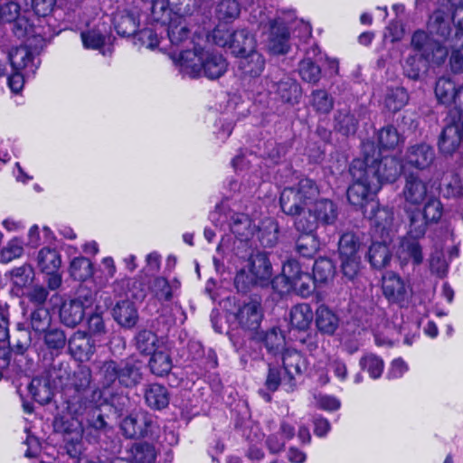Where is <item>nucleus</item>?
I'll return each mask as SVG.
<instances>
[{"mask_svg": "<svg viewBox=\"0 0 463 463\" xmlns=\"http://www.w3.org/2000/svg\"><path fill=\"white\" fill-rule=\"evenodd\" d=\"M364 159H354L349 171L353 183L347 189L348 202L369 212L377 211V194L385 183H394L402 173V160L394 156H383L373 144H363Z\"/></svg>", "mask_w": 463, "mask_h": 463, "instance_id": "1", "label": "nucleus"}, {"mask_svg": "<svg viewBox=\"0 0 463 463\" xmlns=\"http://www.w3.org/2000/svg\"><path fill=\"white\" fill-rule=\"evenodd\" d=\"M101 406L86 410L84 413H56L53 420L55 431L64 435L67 443L73 444L74 454L80 453V439L96 446L104 452L102 457L109 459L121 450V442L115 430L105 420L101 413Z\"/></svg>", "mask_w": 463, "mask_h": 463, "instance_id": "2", "label": "nucleus"}, {"mask_svg": "<svg viewBox=\"0 0 463 463\" xmlns=\"http://www.w3.org/2000/svg\"><path fill=\"white\" fill-rule=\"evenodd\" d=\"M249 5L250 21L257 24L267 35V48L273 55L287 54L291 48L289 27L283 12L276 9L272 0H241Z\"/></svg>", "mask_w": 463, "mask_h": 463, "instance_id": "3", "label": "nucleus"}, {"mask_svg": "<svg viewBox=\"0 0 463 463\" xmlns=\"http://www.w3.org/2000/svg\"><path fill=\"white\" fill-rule=\"evenodd\" d=\"M410 53L402 63L403 73L411 80H419L430 67H440L448 59V50L429 30L418 29L411 34Z\"/></svg>", "mask_w": 463, "mask_h": 463, "instance_id": "4", "label": "nucleus"}, {"mask_svg": "<svg viewBox=\"0 0 463 463\" xmlns=\"http://www.w3.org/2000/svg\"><path fill=\"white\" fill-rule=\"evenodd\" d=\"M274 179L277 184L285 185L280 193V207L287 215H301L319 194L316 182L310 178L299 177L288 165H279Z\"/></svg>", "mask_w": 463, "mask_h": 463, "instance_id": "5", "label": "nucleus"}, {"mask_svg": "<svg viewBox=\"0 0 463 463\" xmlns=\"http://www.w3.org/2000/svg\"><path fill=\"white\" fill-rule=\"evenodd\" d=\"M364 217L371 222L373 237L375 240L368 250V260L373 268L386 267L391 259L390 244L398 232V222H395L393 212L388 207L377 208V211H363Z\"/></svg>", "mask_w": 463, "mask_h": 463, "instance_id": "6", "label": "nucleus"}, {"mask_svg": "<svg viewBox=\"0 0 463 463\" xmlns=\"http://www.w3.org/2000/svg\"><path fill=\"white\" fill-rule=\"evenodd\" d=\"M91 371L87 366H80L74 372L71 388L68 390L63 402L57 406V413H84L86 410L103 406L107 402L103 392L90 386Z\"/></svg>", "mask_w": 463, "mask_h": 463, "instance_id": "7", "label": "nucleus"}, {"mask_svg": "<svg viewBox=\"0 0 463 463\" xmlns=\"http://www.w3.org/2000/svg\"><path fill=\"white\" fill-rule=\"evenodd\" d=\"M179 66L191 78L204 76L215 80L225 73L228 63L222 54L208 47L206 42H194L193 50L181 52Z\"/></svg>", "mask_w": 463, "mask_h": 463, "instance_id": "8", "label": "nucleus"}, {"mask_svg": "<svg viewBox=\"0 0 463 463\" xmlns=\"http://www.w3.org/2000/svg\"><path fill=\"white\" fill-rule=\"evenodd\" d=\"M427 29L435 35V39H439L446 46L448 54L450 51L449 64L451 71L454 73L463 71V36L452 34L453 28L441 10L432 13L429 18Z\"/></svg>", "mask_w": 463, "mask_h": 463, "instance_id": "9", "label": "nucleus"}, {"mask_svg": "<svg viewBox=\"0 0 463 463\" xmlns=\"http://www.w3.org/2000/svg\"><path fill=\"white\" fill-rule=\"evenodd\" d=\"M245 263L234 278V286L239 292L247 293L253 286L263 287L269 283L272 267L266 252L256 251L255 256Z\"/></svg>", "mask_w": 463, "mask_h": 463, "instance_id": "10", "label": "nucleus"}, {"mask_svg": "<svg viewBox=\"0 0 463 463\" xmlns=\"http://www.w3.org/2000/svg\"><path fill=\"white\" fill-rule=\"evenodd\" d=\"M99 376L104 387L118 383L120 386L131 388L139 383L142 379L141 364L132 358L120 362L108 360L100 365Z\"/></svg>", "mask_w": 463, "mask_h": 463, "instance_id": "11", "label": "nucleus"}, {"mask_svg": "<svg viewBox=\"0 0 463 463\" xmlns=\"http://www.w3.org/2000/svg\"><path fill=\"white\" fill-rule=\"evenodd\" d=\"M209 218L216 227L231 232L234 235V239L255 237L256 226L252 223L251 219L248 214L236 212L231 207L229 201H222L216 205Z\"/></svg>", "mask_w": 463, "mask_h": 463, "instance_id": "12", "label": "nucleus"}, {"mask_svg": "<svg viewBox=\"0 0 463 463\" xmlns=\"http://www.w3.org/2000/svg\"><path fill=\"white\" fill-rule=\"evenodd\" d=\"M9 61L13 73L7 79V84L14 94H19L26 80L33 78L40 65L31 50L26 46H20L9 52Z\"/></svg>", "mask_w": 463, "mask_h": 463, "instance_id": "13", "label": "nucleus"}, {"mask_svg": "<svg viewBox=\"0 0 463 463\" xmlns=\"http://www.w3.org/2000/svg\"><path fill=\"white\" fill-rule=\"evenodd\" d=\"M212 36L216 45L228 48L238 59L256 50L255 36L247 28L237 29L233 32L216 28L213 31Z\"/></svg>", "mask_w": 463, "mask_h": 463, "instance_id": "14", "label": "nucleus"}, {"mask_svg": "<svg viewBox=\"0 0 463 463\" xmlns=\"http://www.w3.org/2000/svg\"><path fill=\"white\" fill-rule=\"evenodd\" d=\"M419 214L411 218L407 234L401 240L397 251L399 259L402 262L411 261L420 265L423 260L422 248L419 242L425 234V224Z\"/></svg>", "mask_w": 463, "mask_h": 463, "instance_id": "15", "label": "nucleus"}, {"mask_svg": "<svg viewBox=\"0 0 463 463\" xmlns=\"http://www.w3.org/2000/svg\"><path fill=\"white\" fill-rule=\"evenodd\" d=\"M438 146L442 155L451 156L456 169L463 168V120L443 128Z\"/></svg>", "mask_w": 463, "mask_h": 463, "instance_id": "16", "label": "nucleus"}, {"mask_svg": "<svg viewBox=\"0 0 463 463\" xmlns=\"http://www.w3.org/2000/svg\"><path fill=\"white\" fill-rule=\"evenodd\" d=\"M95 300L91 291L80 290L76 298L61 303L59 311L61 322L69 327L76 326L82 321L87 310L92 307Z\"/></svg>", "mask_w": 463, "mask_h": 463, "instance_id": "17", "label": "nucleus"}, {"mask_svg": "<svg viewBox=\"0 0 463 463\" xmlns=\"http://www.w3.org/2000/svg\"><path fill=\"white\" fill-rule=\"evenodd\" d=\"M149 6L146 10L151 11L153 23L165 25L171 17L181 16L190 13V3L192 0H141Z\"/></svg>", "mask_w": 463, "mask_h": 463, "instance_id": "18", "label": "nucleus"}, {"mask_svg": "<svg viewBox=\"0 0 463 463\" xmlns=\"http://www.w3.org/2000/svg\"><path fill=\"white\" fill-rule=\"evenodd\" d=\"M436 159V152L433 146L421 142L407 147L402 158V172L424 171L429 169Z\"/></svg>", "mask_w": 463, "mask_h": 463, "instance_id": "19", "label": "nucleus"}, {"mask_svg": "<svg viewBox=\"0 0 463 463\" xmlns=\"http://www.w3.org/2000/svg\"><path fill=\"white\" fill-rule=\"evenodd\" d=\"M264 346L266 353L272 357H277L282 354L286 350L285 347V336L281 330L278 327H273L267 331L264 335L255 336L249 341V347L253 349L250 354V356L253 360H258L264 357V354L260 350L257 352L256 348H261Z\"/></svg>", "mask_w": 463, "mask_h": 463, "instance_id": "20", "label": "nucleus"}, {"mask_svg": "<svg viewBox=\"0 0 463 463\" xmlns=\"http://www.w3.org/2000/svg\"><path fill=\"white\" fill-rule=\"evenodd\" d=\"M382 290L389 303L400 307H404L411 297L410 284L393 271H385L383 274Z\"/></svg>", "mask_w": 463, "mask_h": 463, "instance_id": "21", "label": "nucleus"}, {"mask_svg": "<svg viewBox=\"0 0 463 463\" xmlns=\"http://www.w3.org/2000/svg\"><path fill=\"white\" fill-rule=\"evenodd\" d=\"M165 25H167L168 38L172 45L176 47L178 57H180L181 52L194 49V43L190 42L205 43V39L201 35L194 33L193 37L190 36V30L181 16L171 17ZM177 61L179 62V58H177Z\"/></svg>", "mask_w": 463, "mask_h": 463, "instance_id": "22", "label": "nucleus"}, {"mask_svg": "<svg viewBox=\"0 0 463 463\" xmlns=\"http://www.w3.org/2000/svg\"><path fill=\"white\" fill-rule=\"evenodd\" d=\"M307 214L298 219H305L309 222L315 223V229L317 230L319 225L327 226L335 224L338 217L337 205L329 199H319L317 198L312 201L307 206Z\"/></svg>", "mask_w": 463, "mask_h": 463, "instance_id": "23", "label": "nucleus"}, {"mask_svg": "<svg viewBox=\"0 0 463 463\" xmlns=\"http://www.w3.org/2000/svg\"><path fill=\"white\" fill-rule=\"evenodd\" d=\"M294 225L298 232L296 241L297 252L304 258H313L320 246L315 223L305 219H297Z\"/></svg>", "mask_w": 463, "mask_h": 463, "instance_id": "24", "label": "nucleus"}, {"mask_svg": "<svg viewBox=\"0 0 463 463\" xmlns=\"http://www.w3.org/2000/svg\"><path fill=\"white\" fill-rule=\"evenodd\" d=\"M304 57L299 61L298 71L300 78L308 83L316 84L321 78V68L317 62L324 55L316 43L304 49Z\"/></svg>", "mask_w": 463, "mask_h": 463, "instance_id": "25", "label": "nucleus"}, {"mask_svg": "<svg viewBox=\"0 0 463 463\" xmlns=\"http://www.w3.org/2000/svg\"><path fill=\"white\" fill-rule=\"evenodd\" d=\"M267 91L275 93L282 102L291 105L298 104L302 96L300 84L288 75H283L279 80L270 82L266 80Z\"/></svg>", "mask_w": 463, "mask_h": 463, "instance_id": "26", "label": "nucleus"}, {"mask_svg": "<svg viewBox=\"0 0 463 463\" xmlns=\"http://www.w3.org/2000/svg\"><path fill=\"white\" fill-rule=\"evenodd\" d=\"M404 185L402 188V196L407 204L420 205L430 195L427 191V184L424 182L418 172H402Z\"/></svg>", "mask_w": 463, "mask_h": 463, "instance_id": "27", "label": "nucleus"}, {"mask_svg": "<svg viewBox=\"0 0 463 463\" xmlns=\"http://www.w3.org/2000/svg\"><path fill=\"white\" fill-rule=\"evenodd\" d=\"M146 14L140 13L137 7L118 10L113 17L112 23L118 35L134 36L141 26V16Z\"/></svg>", "mask_w": 463, "mask_h": 463, "instance_id": "28", "label": "nucleus"}, {"mask_svg": "<svg viewBox=\"0 0 463 463\" xmlns=\"http://www.w3.org/2000/svg\"><path fill=\"white\" fill-rule=\"evenodd\" d=\"M280 357L287 383L296 384V377L304 374L308 368L307 359L296 349H286Z\"/></svg>", "mask_w": 463, "mask_h": 463, "instance_id": "29", "label": "nucleus"}, {"mask_svg": "<svg viewBox=\"0 0 463 463\" xmlns=\"http://www.w3.org/2000/svg\"><path fill=\"white\" fill-rule=\"evenodd\" d=\"M97 340L78 330L68 340V347L71 356L80 362L89 361L96 350Z\"/></svg>", "mask_w": 463, "mask_h": 463, "instance_id": "30", "label": "nucleus"}, {"mask_svg": "<svg viewBox=\"0 0 463 463\" xmlns=\"http://www.w3.org/2000/svg\"><path fill=\"white\" fill-rule=\"evenodd\" d=\"M235 318L240 326L245 330H257L263 318L260 302L250 300L239 307Z\"/></svg>", "mask_w": 463, "mask_h": 463, "instance_id": "31", "label": "nucleus"}, {"mask_svg": "<svg viewBox=\"0 0 463 463\" xmlns=\"http://www.w3.org/2000/svg\"><path fill=\"white\" fill-rule=\"evenodd\" d=\"M181 283L177 279L171 280L164 277H155L149 282L151 294L160 302L172 301L179 295Z\"/></svg>", "mask_w": 463, "mask_h": 463, "instance_id": "32", "label": "nucleus"}, {"mask_svg": "<svg viewBox=\"0 0 463 463\" xmlns=\"http://www.w3.org/2000/svg\"><path fill=\"white\" fill-rule=\"evenodd\" d=\"M264 56L254 50L238 59L237 69L243 78H259L265 69Z\"/></svg>", "mask_w": 463, "mask_h": 463, "instance_id": "33", "label": "nucleus"}, {"mask_svg": "<svg viewBox=\"0 0 463 463\" xmlns=\"http://www.w3.org/2000/svg\"><path fill=\"white\" fill-rule=\"evenodd\" d=\"M254 238H241L234 239L232 246L226 244L225 238H222L217 247L218 251L229 252L231 251L232 257L237 258L241 263L247 262L249 259L255 256L256 251L253 249Z\"/></svg>", "mask_w": 463, "mask_h": 463, "instance_id": "34", "label": "nucleus"}, {"mask_svg": "<svg viewBox=\"0 0 463 463\" xmlns=\"http://www.w3.org/2000/svg\"><path fill=\"white\" fill-rule=\"evenodd\" d=\"M315 324L319 333L332 336L339 327L340 318L333 309L322 304L316 310Z\"/></svg>", "mask_w": 463, "mask_h": 463, "instance_id": "35", "label": "nucleus"}, {"mask_svg": "<svg viewBox=\"0 0 463 463\" xmlns=\"http://www.w3.org/2000/svg\"><path fill=\"white\" fill-rule=\"evenodd\" d=\"M145 403L154 411H161L166 408L170 402V392L168 389L160 383H148L145 385L144 390Z\"/></svg>", "mask_w": 463, "mask_h": 463, "instance_id": "36", "label": "nucleus"}, {"mask_svg": "<svg viewBox=\"0 0 463 463\" xmlns=\"http://www.w3.org/2000/svg\"><path fill=\"white\" fill-rule=\"evenodd\" d=\"M157 450L152 442L136 441L127 449L126 460L130 463H155Z\"/></svg>", "mask_w": 463, "mask_h": 463, "instance_id": "37", "label": "nucleus"}, {"mask_svg": "<svg viewBox=\"0 0 463 463\" xmlns=\"http://www.w3.org/2000/svg\"><path fill=\"white\" fill-rule=\"evenodd\" d=\"M295 434V426L287 420H282L279 430L268 435L266 439V446L269 453L278 454L283 451L286 442L292 439Z\"/></svg>", "mask_w": 463, "mask_h": 463, "instance_id": "38", "label": "nucleus"}, {"mask_svg": "<svg viewBox=\"0 0 463 463\" xmlns=\"http://www.w3.org/2000/svg\"><path fill=\"white\" fill-rule=\"evenodd\" d=\"M80 38L85 49L99 50L106 54L104 47L110 42L111 35L105 24L81 32Z\"/></svg>", "mask_w": 463, "mask_h": 463, "instance_id": "39", "label": "nucleus"}, {"mask_svg": "<svg viewBox=\"0 0 463 463\" xmlns=\"http://www.w3.org/2000/svg\"><path fill=\"white\" fill-rule=\"evenodd\" d=\"M439 7L435 11L441 10L448 17L449 25L455 27L453 34L463 36V0H439Z\"/></svg>", "mask_w": 463, "mask_h": 463, "instance_id": "40", "label": "nucleus"}, {"mask_svg": "<svg viewBox=\"0 0 463 463\" xmlns=\"http://www.w3.org/2000/svg\"><path fill=\"white\" fill-rule=\"evenodd\" d=\"M11 280V292L15 297L24 295V289L31 285L34 278V271L32 266L24 264L13 269L9 272Z\"/></svg>", "mask_w": 463, "mask_h": 463, "instance_id": "41", "label": "nucleus"}, {"mask_svg": "<svg viewBox=\"0 0 463 463\" xmlns=\"http://www.w3.org/2000/svg\"><path fill=\"white\" fill-rule=\"evenodd\" d=\"M10 335L8 311L0 307V375L10 365Z\"/></svg>", "mask_w": 463, "mask_h": 463, "instance_id": "42", "label": "nucleus"}, {"mask_svg": "<svg viewBox=\"0 0 463 463\" xmlns=\"http://www.w3.org/2000/svg\"><path fill=\"white\" fill-rule=\"evenodd\" d=\"M24 323L31 328L34 337L40 339L42 334L52 327V316L45 307H34Z\"/></svg>", "mask_w": 463, "mask_h": 463, "instance_id": "43", "label": "nucleus"}, {"mask_svg": "<svg viewBox=\"0 0 463 463\" xmlns=\"http://www.w3.org/2000/svg\"><path fill=\"white\" fill-rule=\"evenodd\" d=\"M43 340V347L52 356H58L68 344L65 333L61 328L52 326L44 331L39 340Z\"/></svg>", "mask_w": 463, "mask_h": 463, "instance_id": "44", "label": "nucleus"}, {"mask_svg": "<svg viewBox=\"0 0 463 463\" xmlns=\"http://www.w3.org/2000/svg\"><path fill=\"white\" fill-rule=\"evenodd\" d=\"M112 315L114 319L122 326L131 328L136 326L138 315L133 302L122 300L113 307Z\"/></svg>", "mask_w": 463, "mask_h": 463, "instance_id": "45", "label": "nucleus"}, {"mask_svg": "<svg viewBox=\"0 0 463 463\" xmlns=\"http://www.w3.org/2000/svg\"><path fill=\"white\" fill-rule=\"evenodd\" d=\"M425 201L422 212L418 210L410 214V222L414 215L419 214V218L423 220L426 229L428 223L439 221L443 214V204L438 197L431 194Z\"/></svg>", "mask_w": 463, "mask_h": 463, "instance_id": "46", "label": "nucleus"}, {"mask_svg": "<svg viewBox=\"0 0 463 463\" xmlns=\"http://www.w3.org/2000/svg\"><path fill=\"white\" fill-rule=\"evenodd\" d=\"M318 284L314 280V278L307 272L300 274L292 282L284 285L283 288L278 289L279 294L289 293L290 291H296L298 295L303 298L309 297L315 289V285Z\"/></svg>", "mask_w": 463, "mask_h": 463, "instance_id": "47", "label": "nucleus"}, {"mask_svg": "<svg viewBox=\"0 0 463 463\" xmlns=\"http://www.w3.org/2000/svg\"><path fill=\"white\" fill-rule=\"evenodd\" d=\"M314 314L310 305L307 303H301L295 305L291 307L289 312V322L290 325L298 329L306 330L309 327Z\"/></svg>", "mask_w": 463, "mask_h": 463, "instance_id": "48", "label": "nucleus"}, {"mask_svg": "<svg viewBox=\"0 0 463 463\" xmlns=\"http://www.w3.org/2000/svg\"><path fill=\"white\" fill-rule=\"evenodd\" d=\"M408 100L409 94L403 87L387 88L383 99V107L389 112L396 113L408 103Z\"/></svg>", "mask_w": 463, "mask_h": 463, "instance_id": "49", "label": "nucleus"}, {"mask_svg": "<svg viewBox=\"0 0 463 463\" xmlns=\"http://www.w3.org/2000/svg\"><path fill=\"white\" fill-rule=\"evenodd\" d=\"M438 189L444 198H454L463 202V184L459 175H444Z\"/></svg>", "mask_w": 463, "mask_h": 463, "instance_id": "50", "label": "nucleus"}, {"mask_svg": "<svg viewBox=\"0 0 463 463\" xmlns=\"http://www.w3.org/2000/svg\"><path fill=\"white\" fill-rule=\"evenodd\" d=\"M87 335L97 340L99 345L106 343L107 328L101 312L97 307L87 317Z\"/></svg>", "mask_w": 463, "mask_h": 463, "instance_id": "51", "label": "nucleus"}, {"mask_svg": "<svg viewBox=\"0 0 463 463\" xmlns=\"http://www.w3.org/2000/svg\"><path fill=\"white\" fill-rule=\"evenodd\" d=\"M148 412L139 411L124 418L120 428L123 434L129 439H139L143 422L146 421Z\"/></svg>", "mask_w": 463, "mask_h": 463, "instance_id": "52", "label": "nucleus"}, {"mask_svg": "<svg viewBox=\"0 0 463 463\" xmlns=\"http://www.w3.org/2000/svg\"><path fill=\"white\" fill-rule=\"evenodd\" d=\"M160 24L153 23L151 20V13L146 15V25L137 30L134 37L137 39L142 45L154 49L159 45V39L156 33V27Z\"/></svg>", "mask_w": 463, "mask_h": 463, "instance_id": "53", "label": "nucleus"}, {"mask_svg": "<svg viewBox=\"0 0 463 463\" xmlns=\"http://www.w3.org/2000/svg\"><path fill=\"white\" fill-rule=\"evenodd\" d=\"M377 141L380 150H393L402 145L404 139L396 128L388 125L378 131Z\"/></svg>", "mask_w": 463, "mask_h": 463, "instance_id": "54", "label": "nucleus"}, {"mask_svg": "<svg viewBox=\"0 0 463 463\" xmlns=\"http://www.w3.org/2000/svg\"><path fill=\"white\" fill-rule=\"evenodd\" d=\"M279 385L286 388L287 391H292L296 384H289L286 381V373L283 368L279 367L272 363H269V370L265 382V387L270 392H276Z\"/></svg>", "mask_w": 463, "mask_h": 463, "instance_id": "55", "label": "nucleus"}, {"mask_svg": "<svg viewBox=\"0 0 463 463\" xmlns=\"http://www.w3.org/2000/svg\"><path fill=\"white\" fill-rule=\"evenodd\" d=\"M14 337L15 344L12 346V350L17 354L22 355L31 345H33V346L37 345L36 342L33 343V340H37V337H34L33 331L24 322L17 324Z\"/></svg>", "mask_w": 463, "mask_h": 463, "instance_id": "56", "label": "nucleus"}, {"mask_svg": "<svg viewBox=\"0 0 463 463\" xmlns=\"http://www.w3.org/2000/svg\"><path fill=\"white\" fill-rule=\"evenodd\" d=\"M255 236L262 247L271 248L279 240V224L273 220H268L256 229Z\"/></svg>", "mask_w": 463, "mask_h": 463, "instance_id": "57", "label": "nucleus"}, {"mask_svg": "<svg viewBox=\"0 0 463 463\" xmlns=\"http://www.w3.org/2000/svg\"><path fill=\"white\" fill-rule=\"evenodd\" d=\"M38 266L43 272L58 271L61 267V255L55 249L43 248L37 257Z\"/></svg>", "mask_w": 463, "mask_h": 463, "instance_id": "58", "label": "nucleus"}, {"mask_svg": "<svg viewBox=\"0 0 463 463\" xmlns=\"http://www.w3.org/2000/svg\"><path fill=\"white\" fill-rule=\"evenodd\" d=\"M149 360L151 373L156 376H165L172 369V359L168 352L156 350Z\"/></svg>", "mask_w": 463, "mask_h": 463, "instance_id": "59", "label": "nucleus"}, {"mask_svg": "<svg viewBox=\"0 0 463 463\" xmlns=\"http://www.w3.org/2000/svg\"><path fill=\"white\" fill-rule=\"evenodd\" d=\"M359 366L362 371L369 374L370 378L377 380L383 373L384 362L380 356L368 353L361 357Z\"/></svg>", "mask_w": 463, "mask_h": 463, "instance_id": "60", "label": "nucleus"}, {"mask_svg": "<svg viewBox=\"0 0 463 463\" xmlns=\"http://www.w3.org/2000/svg\"><path fill=\"white\" fill-rule=\"evenodd\" d=\"M455 82L449 77H440L435 85V96L438 101L446 106L452 105L453 97L456 91Z\"/></svg>", "mask_w": 463, "mask_h": 463, "instance_id": "61", "label": "nucleus"}, {"mask_svg": "<svg viewBox=\"0 0 463 463\" xmlns=\"http://www.w3.org/2000/svg\"><path fill=\"white\" fill-rule=\"evenodd\" d=\"M310 105L321 115H327L334 108V99L326 90H315L310 94Z\"/></svg>", "mask_w": 463, "mask_h": 463, "instance_id": "62", "label": "nucleus"}, {"mask_svg": "<svg viewBox=\"0 0 463 463\" xmlns=\"http://www.w3.org/2000/svg\"><path fill=\"white\" fill-rule=\"evenodd\" d=\"M215 13L220 21L232 23L241 14V4L238 0H221L216 6Z\"/></svg>", "mask_w": 463, "mask_h": 463, "instance_id": "63", "label": "nucleus"}, {"mask_svg": "<svg viewBox=\"0 0 463 463\" xmlns=\"http://www.w3.org/2000/svg\"><path fill=\"white\" fill-rule=\"evenodd\" d=\"M70 274L75 280L85 281L92 277L93 265L88 258L76 257L71 262Z\"/></svg>", "mask_w": 463, "mask_h": 463, "instance_id": "64", "label": "nucleus"}]
</instances>
